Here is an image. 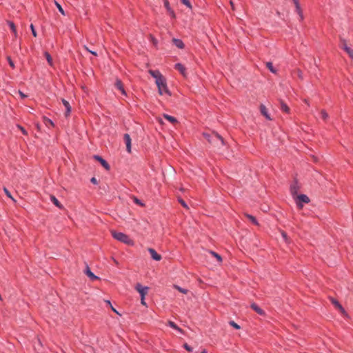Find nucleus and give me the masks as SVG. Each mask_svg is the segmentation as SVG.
<instances>
[{"label": "nucleus", "mask_w": 353, "mask_h": 353, "mask_svg": "<svg viewBox=\"0 0 353 353\" xmlns=\"http://www.w3.org/2000/svg\"><path fill=\"white\" fill-rule=\"evenodd\" d=\"M61 101L66 109L65 116L68 117L71 112V107L68 101L62 99Z\"/></svg>", "instance_id": "nucleus-17"}, {"label": "nucleus", "mask_w": 353, "mask_h": 353, "mask_svg": "<svg viewBox=\"0 0 353 353\" xmlns=\"http://www.w3.org/2000/svg\"><path fill=\"white\" fill-rule=\"evenodd\" d=\"M8 24L14 34V37H17V29H16V26L14 24V23L11 22V21H9L8 22Z\"/></svg>", "instance_id": "nucleus-25"}, {"label": "nucleus", "mask_w": 353, "mask_h": 353, "mask_svg": "<svg viewBox=\"0 0 353 353\" xmlns=\"http://www.w3.org/2000/svg\"><path fill=\"white\" fill-rule=\"evenodd\" d=\"M155 83L158 87L159 94H161V95H162L163 94H168V95L170 94V92L168 89L165 79L164 77H162L161 79H160L157 81H155Z\"/></svg>", "instance_id": "nucleus-3"}, {"label": "nucleus", "mask_w": 353, "mask_h": 353, "mask_svg": "<svg viewBox=\"0 0 353 353\" xmlns=\"http://www.w3.org/2000/svg\"><path fill=\"white\" fill-rule=\"evenodd\" d=\"M230 4H231V6H232V9L234 10V4H233V2L232 1H230Z\"/></svg>", "instance_id": "nucleus-51"}, {"label": "nucleus", "mask_w": 353, "mask_h": 353, "mask_svg": "<svg viewBox=\"0 0 353 353\" xmlns=\"http://www.w3.org/2000/svg\"><path fill=\"white\" fill-rule=\"evenodd\" d=\"M297 75L300 79H303V72L300 70H297L296 71Z\"/></svg>", "instance_id": "nucleus-42"}, {"label": "nucleus", "mask_w": 353, "mask_h": 353, "mask_svg": "<svg viewBox=\"0 0 353 353\" xmlns=\"http://www.w3.org/2000/svg\"><path fill=\"white\" fill-rule=\"evenodd\" d=\"M229 324L236 330H239L241 328V327L233 321H230Z\"/></svg>", "instance_id": "nucleus-34"}, {"label": "nucleus", "mask_w": 353, "mask_h": 353, "mask_svg": "<svg viewBox=\"0 0 353 353\" xmlns=\"http://www.w3.org/2000/svg\"><path fill=\"white\" fill-rule=\"evenodd\" d=\"M266 66L272 73L276 72V70L274 68L272 63L271 62H267Z\"/></svg>", "instance_id": "nucleus-27"}, {"label": "nucleus", "mask_w": 353, "mask_h": 353, "mask_svg": "<svg viewBox=\"0 0 353 353\" xmlns=\"http://www.w3.org/2000/svg\"><path fill=\"white\" fill-rule=\"evenodd\" d=\"M321 114L322 119L323 120H327L328 119V117H329L328 114L324 110H322L321 111Z\"/></svg>", "instance_id": "nucleus-33"}, {"label": "nucleus", "mask_w": 353, "mask_h": 353, "mask_svg": "<svg viewBox=\"0 0 353 353\" xmlns=\"http://www.w3.org/2000/svg\"><path fill=\"white\" fill-rule=\"evenodd\" d=\"M175 69L179 70L184 77L186 76L185 68L181 63H176L175 65Z\"/></svg>", "instance_id": "nucleus-19"}, {"label": "nucleus", "mask_w": 353, "mask_h": 353, "mask_svg": "<svg viewBox=\"0 0 353 353\" xmlns=\"http://www.w3.org/2000/svg\"><path fill=\"white\" fill-rule=\"evenodd\" d=\"M148 252L154 260L159 261L161 259V256L153 248H148Z\"/></svg>", "instance_id": "nucleus-8"}, {"label": "nucleus", "mask_w": 353, "mask_h": 353, "mask_svg": "<svg viewBox=\"0 0 353 353\" xmlns=\"http://www.w3.org/2000/svg\"><path fill=\"white\" fill-rule=\"evenodd\" d=\"M85 49H86L88 51H89L90 53H92V54H94V55H95V56H97V52H96L91 51V50H88V48H85Z\"/></svg>", "instance_id": "nucleus-48"}, {"label": "nucleus", "mask_w": 353, "mask_h": 353, "mask_svg": "<svg viewBox=\"0 0 353 353\" xmlns=\"http://www.w3.org/2000/svg\"><path fill=\"white\" fill-rule=\"evenodd\" d=\"M181 3L187 6L188 8L192 9V4L190 0H181Z\"/></svg>", "instance_id": "nucleus-32"}, {"label": "nucleus", "mask_w": 353, "mask_h": 353, "mask_svg": "<svg viewBox=\"0 0 353 353\" xmlns=\"http://www.w3.org/2000/svg\"><path fill=\"white\" fill-rule=\"evenodd\" d=\"M260 111H261V113L268 120H272V118L270 117V114H268V110L266 108V107L261 104L260 105Z\"/></svg>", "instance_id": "nucleus-14"}, {"label": "nucleus", "mask_w": 353, "mask_h": 353, "mask_svg": "<svg viewBox=\"0 0 353 353\" xmlns=\"http://www.w3.org/2000/svg\"><path fill=\"white\" fill-rule=\"evenodd\" d=\"M115 87L121 91L122 94L126 95L125 90L123 88V83L121 80L117 79L114 83Z\"/></svg>", "instance_id": "nucleus-11"}, {"label": "nucleus", "mask_w": 353, "mask_h": 353, "mask_svg": "<svg viewBox=\"0 0 353 353\" xmlns=\"http://www.w3.org/2000/svg\"><path fill=\"white\" fill-rule=\"evenodd\" d=\"M136 290L140 294L148 293L149 288L148 287H143L140 283H137L135 286Z\"/></svg>", "instance_id": "nucleus-9"}, {"label": "nucleus", "mask_w": 353, "mask_h": 353, "mask_svg": "<svg viewBox=\"0 0 353 353\" xmlns=\"http://www.w3.org/2000/svg\"><path fill=\"white\" fill-rule=\"evenodd\" d=\"M110 307H111V309H112V311H114V312L115 313H117V314H119V312H118L114 309V307H113V306H112V305H111V306H110Z\"/></svg>", "instance_id": "nucleus-49"}, {"label": "nucleus", "mask_w": 353, "mask_h": 353, "mask_svg": "<svg viewBox=\"0 0 353 353\" xmlns=\"http://www.w3.org/2000/svg\"><path fill=\"white\" fill-rule=\"evenodd\" d=\"M54 3H55L57 8H58L59 11L61 13V14L65 15V13L63 10V8L61 7V6L56 1H54Z\"/></svg>", "instance_id": "nucleus-30"}, {"label": "nucleus", "mask_w": 353, "mask_h": 353, "mask_svg": "<svg viewBox=\"0 0 353 353\" xmlns=\"http://www.w3.org/2000/svg\"><path fill=\"white\" fill-rule=\"evenodd\" d=\"M44 121H45V124L48 126V125H51V126H53L54 125V123L53 122L49 119H47V118H45L44 119Z\"/></svg>", "instance_id": "nucleus-36"}, {"label": "nucleus", "mask_w": 353, "mask_h": 353, "mask_svg": "<svg viewBox=\"0 0 353 353\" xmlns=\"http://www.w3.org/2000/svg\"><path fill=\"white\" fill-rule=\"evenodd\" d=\"M281 103V109L283 112H285L286 113L290 112V108L287 105L286 103H285L282 100L280 101Z\"/></svg>", "instance_id": "nucleus-22"}, {"label": "nucleus", "mask_w": 353, "mask_h": 353, "mask_svg": "<svg viewBox=\"0 0 353 353\" xmlns=\"http://www.w3.org/2000/svg\"><path fill=\"white\" fill-rule=\"evenodd\" d=\"M85 273L92 281H94V280H97V279H99L97 276H95L91 272V270H90V268H89V267L88 265L86 266V269L85 270Z\"/></svg>", "instance_id": "nucleus-16"}, {"label": "nucleus", "mask_w": 353, "mask_h": 353, "mask_svg": "<svg viewBox=\"0 0 353 353\" xmlns=\"http://www.w3.org/2000/svg\"><path fill=\"white\" fill-rule=\"evenodd\" d=\"M251 307L253 309L257 314L260 315H264V311L261 309L256 303H253L251 304Z\"/></svg>", "instance_id": "nucleus-18"}, {"label": "nucleus", "mask_w": 353, "mask_h": 353, "mask_svg": "<svg viewBox=\"0 0 353 353\" xmlns=\"http://www.w3.org/2000/svg\"><path fill=\"white\" fill-rule=\"evenodd\" d=\"M90 181H91L92 183H94V184H97V183H98V181H97V179H96V178H94V177H92V178L91 179Z\"/></svg>", "instance_id": "nucleus-45"}, {"label": "nucleus", "mask_w": 353, "mask_h": 353, "mask_svg": "<svg viewBox=\"0 0 353 353\" xmlns=\"http://www.w3.org/2000/svg\"><path fill=\"white\" fill-rule=\"evenodd\" d=\"M44 54H45V57H46V59H47L48 63L50 65H53L52 58V57L50 56V54L48 52H46Z\"/></svg>", "instance_id": "nucleus-26"}, {"label": "nucleus", "mask_w": 353, "mask_h": 353, "mask_svg": "<svg viewBox=\"0 0 353 353\" xmlns=\"http://www.w3.org/2000/svg\"><path fill=\"white\" fill-rule=\"evenodd\" d=\"M309 202L310 199L305 194H300L297 196L296 205L300 209L303 208V204L301 203H307Z\"/></svg>", "instance_id": "nucleus-4"}, {"label": "nucleus", "mask_w": 353, "mask_h": 353, "mask_svg": "<svg viewBox=\"0 0 353 353\" xmlns=\"http://www.w3.org/2000/svg\"><path fill=\"white\" fill-rule=\"evenodd\" d=\"M205 138L212 144L219 145V142L221 145L224 144L223 138L217 133H213L212 134H203Z\"/></svg>", "instance_id": "nucleus-1"}, {"label": "nucleus", "mask_w": 353, "mask_h": 353, "mask_svg": "<svg viewBox=\"0 0 353 353\" xmlns=\"http://www.w3.org/2000/svg\"><path fill=\"white\" fill-rule=\"evenodd\" d=\"M163 117L167 121H168L169 122H170L172 123H175L177 122L176 119L174 117L170 116L168 114H163Z\"/></svg>", "instance_id": "nucleus-23"}, {"label": "nucleus", "mask_w": 353, "mask_h": 353, "mask_svg": "<svg viewBox=\"0 0 353 353\" xmlns=\"http://www.w3.org/2000/svg\"><path fill=\"white\" fill-rule=\"evenodd\" d=\"M341 48L347 53L350 57L353 59V50L351 49L345 40L341 41Z\"/></svg>", "instance_id": "nucleus-5"}, {"label": "nucleus", "mask_w": 353, "mask_h": 353, "mask_svg": "<svg viewBox=\"0 0 353 353\" xmlns=\"http://www.w3.org/2000/svg\"><path fill=\"white\" fill-rule=\"evenodd\" d=\"M168 324L170 327H172L173 329L180 332H182V330L180 327H179L173 321H169Z\"/></svg>", "instance_id": "nucleus-24"}, {"label": "nucleus", "mask_w": 353, "mask_h": 353, "mask_svg": "<svg viewBox=\"0 0 353 353\" xmlns=\"http://www.w3.org/2000/svg\"><path fill=\"white\" fill-rule=\"evenodd\" d=\"M94 158L97 160L98 161L100 162V163L101 164V165L107 170H110V165L109 164L106 162V161H105L103 158H101V157L99 156H94Z\"/></svg>", "instance_id": "nucleus-7"}, {"label": "nucleus", "mask_w": 353, "mask_h": 353, "mask_svg": "<svg viewBox=\"0 0 353 353\" xmlns=\"http://www.w3.org/2000/svg\"><path fill=\"white\" fill-rule=\"evenodd\" d=\"M50 200L59 209H62L63 208V205L61 204V203L58 201V199L54 196L51 195Z\"/></svg>", "instance_id": "nucleus-20"}, {"label": "nucleus", "mask_w": 353, "mask_h": 353, "mask_svg": "<svg viewBox=\"0 0 353 353\" xmlns=\"http://www.w3.org/2000/svg\"><path fill=\"white\" fill-rule=\"evenodd\" d=\"M179 201L183 205V208H187V209L188 208L187 204L183 199H179Z\"/></svg>", "instance_id": "nucleus-39"}, {"label": "nucleus", "mask_w": 353, "mask_h": 353, "mask_svg": "<svg viewBox=\"0 0 353 353\" xmlns=\"http://www.w3.org/2000/svg\"><path fill=\"white\" fill-rule=\"evenodd\" d=\"M30 29H31V31H32V35L36 37L37 36V33L34 29V27L33 26V24H31L30 25Z\"/></svg>", "instance_id": "nucleus-38"}, {"label": "nucleus", "mask_w": 353, "mask_h": 353, "mask_svg": "<svg viewBox=\"0 0 353 353\" xmlns=\"http://www.w3.org/2000/svg\"><path fill=\"white\" fill-rule=\"evenodd\" d=\"M132 199H133V201H134V203H137V205H141V206H144L143 203H142V202H141L139 199H138L137 197L133 196V197H132Z\"/></svg>", "instance_id": "nucleus-35"}, {"label": "nucleus", "mask_w": 353, "mask_h": 353, "mask_svg": "<svg viewBox=\"0 0 353 353\" xmlns=\"http://www.w3.org/2000/svg\"><path fill=\"white\" fill-rule=\"evenodd\" d=\"M314 64L317 66V63H316L315 59H314Z\"/></svg>", "instance_id": "nucleus-52"}, {"label": "nucleus", "mask_w": 353, "mask_h": 353, "mask_svg": "<svg viewBox=\"0 0 353 353\" xmlns=\"http://www.w3.org/2000/svg\"><path fill=\"white\" fill-rule=\"evenodd\" d=\"M330 301L342 313L345 314V311L342 307V305L334 299L331 298Z\"/></svg>", "instance_id": "nucleus-12"}, {"label": "nucleus", "mask_w": 353, "mask_h": 353, "mask_svg": "<svg viewBox=\"0 0 353 353\" xmlns=\"http://www.w3.org/2000/svg\"><path fill=\"white\" fill-rule=\"evenodd\" d=\"M183 346L189 352H191L192 350V347L189 346L187 343H185Z\"/></svg>", "instance_id": "nucleus-43"}, {"label": "nucleus", "mask_w": 353, "mask_h": 353, "mask_svg": "<svg viewBox=\"0 0 353 353\" xmlns=\"http://www.w3.org/2000/svg\"><path fill=\"white\" fill-rule=\"evenodd\" d=\"M149 73L151 74L152 77H153L155 79V81H157L163 77L159 70H149Z\"/></svg>", "instance_id": "nucleus-15"}, {"label": "nucleus", "mask_w": 353, "mask_h": 353, "mask_svg": "<svg viewBox=\"0 0 353 353\" xmlns=\"http://www.w3.org/2000/svg\"><path fill=\"white\" fill-rule=\"evenodd\" d=\"M19 94H20V96H21V97L22 99H23V98L26 97V94H23L22 92H21V91H19Z\"/></svg>", "instance_id": "nucleus-47"}, {"label": "nucleus", "mask_w": 353, "mask_h": 353, "mask_svg": "<svg viewBox=\"0 0 353 353\" xmlns=\"http://www.w3.org/2000/svg\"><path fill=\"white\" fill-rule=\"evenodd\" d=\"M3 190H4L5 193L6 194V195H7L8 197H10V198H11L12 200H14V199H13V198H12V196H11V194L10 193V192L8 190V189H7V188H4Z\"/></svg>", "instance_id": "nucleus-40"}, {"label": "nucleus", "mask_w": 353, "mask_h": 353, "mask_svg": "<svg viewBox=\"0 0 353 353\" xmlns=\"http://www.w3.org/2000/svg\"><path fill=\"white\" fill-rule=\"evenodd\" d=\"M8 61L9 62V65L12 67V68H14V63L13 61H12V59H10V57H8Z\"/></svg>", "instance_id": "nucleus-41"}, {"label": "nucleus", "mask_w": 353, "mask_h": 353, "mask_svg": "<svg viewBox=\"0 0 353 353\" xmlns=\"http://www.w3.org/2000/svg\"><path fill=\"white\" fill-rule=\"evenodd\" d=\"M293 2H294V3L295 5V7H296V11L297 14L300 17V20H303V12H302V10L301 9V7H300V5H299V3L298 0H293Z\"/></svg>", "instance_id": "nucleus-13"}, {"label": "nucleus", "mask_w": 353, "mask_h": 353, "mask_svg": "<svg viewBox=\"0 0 353 353\" xmlns=\"http://www.w3.org/2000/svg\"><path fill=\"white\" fill-rule=\"evenodd\" d=\"M246 216L248 218V219L252 223H253L255 225H258V222L254 216H253L252 215H250V214H246Z\"/></svg>", "instance_id": "nucleus-28"}, {"label": "nucleus", "mask_w": 353, "mask_h": 353, "mask_svg": "<svg viewBox=\"0 0 353 353\" xmlns=\"http://www.w3.org/2000/svg\"><path fill=\"white\" fill-rule=\"evenodd\" d=\"M281 235L283 237V239H285V241H288L287 234L284 231H282Z\"/></svg>", "instance_id": "nucleus-44"}, {"label": "nucleus", "mask_w": 353, "mask_h": 353, "mask_svg": "<svg viewBox=\"0 0 353 353\" xmlns=\"http://www.w3.org/2000/svg\"><path fill=\"white\" fill-rule=\"evenodd\" d=\"M111 234L112 236L117 240L123 242L127 245H132V241L129 238V236L124 233L122 232H117L115 231H112Z\"/></svg>", "instance_id": "nucleus-2"}, {"label": "nucleus", "mask_w": 353, "mask_h": 353, "mask_svg": "<svg viewBox=\"0 0 353 353\" xmlns=\"http://www.w3.org/2000/svg\"><path fill=\"white\" fill-rule=\"evenodd\" d=\"M174 288L181 293H183V294L188 293V290L183 289V288L179 287V285H174Z\"/></svg>", "instance_id": "nucleus-31"}, {"label": "nucleus", "mask_w": 353, "mask_h": 353, "mask_svg": "<svg viewBox=\"0 0 353 353\" xmlns=\"http://www.w3.org/2000/svg\"><path fill=\"white\" fill-rule=\"evenodd\" d=\"M201 353H207L205 350H203Z\"/></svg>", "instance_id": "nucleus-54"}, {"label": "nucleus", "mask_w": 353, "mask_h": 353, "mask_svg": "<svg viewBox=\"0 0 353 353\" xmlns=\"http://www.w3.org/2000/svg\"><path fill=\"white\" fill-rule=\"evenodd\" d=\"M305 103H307V105L309 104L307 101L306 99L304 100Z\"/></svg>", "instance_id": "nucleus-53"}, {"label": "nucleus", "mask_w": 353, "mask_h": 353, "mask_svg": "<svg viewBox=\"0 0 353 353\" xmlns=\"http://www.w3.org/2000/svg\"><path fill=\"white\" fill-rule=\"evenodd\" d=\"M172 42L179 48L182 49L184 47V44H183V41L180 39H173Z\"/></svg>", "instance_id": "nucleus-21"}, {"label": "nucleus", "mask_w": 353, "mask_h": 353, "mask_svg": "<svg viewBox=\"0 0 353 353\" xmlns=\"http://www.w3.org/2000/svg\"><path fill=\"white\" fill-rule=\"evenodd\" d=\"M105 303H106L108 305H110V307L112 305H111V303H110V301H105Z\"/></svg>", "instance_id": "nucleus-50"}, {"label": "nucleus", "mask_w": 353, "mask_h": 353, "mask_svg": "<svg viewBox=\"0 0 353 353\" xmlns=\"http://www.w3.org/2000/svg\"><path fill=\"white\" fill-rule=\"evenodd\" d=\"M123 139L126 145L127 151L130 153L131 152V138L128 134H125L123 136Z\"/></svg>", "instance_id": "nucleus-6"}, {"label": "nucleus", "mask_w": 353, "mask_h": 353, "mask_svg": "<svg viewBox=\"0 0 353 353\" xmlns=\"http://www.w3.org/2000/svg\"><path fill=\"white\" fill-rule=\"evenodd\" d=\"M163 1L164 6H165V8H166V10H167L168 12L170 14V15L172 18H174V17H175L174 12V11H173V10L170 8L168 0H163Z\"/></svg>", "instance_id": "nucleus-10"}, {"label": "nucleus", "mask_w": 353, "mask_h": 353, "mask_svg": "<svg viewBox=\"0 0 353 353\" xmlns=\"http://www.w3.org/2000/svg\"><path fill=\"white\" fill-rule=\"evenodd\" d=\"M210 254H211L213 256H214V257L216 259V260H217L219 263H221V261H222V258H221V256L219 254H218L217 253H216V252H213V251H211V252H210Z\"/></svg>", "instance_id": "nucleus-29"}, {"label": "nucleus", "mask_w": 353, "mask_h": 353, "mask_svg": "<svg viewBox=\"0 0 353 353\" xmlns=\"http://www.w3.org/2000/svg\"><path fill=\"white\" fill-rule=\"evenodd\" d=\"M148 293H144L143 294H140L141 295V303L142 305H146V303L145 302V296Z\"/></svg>", "instance_id": "nucleus-37"}, {"label": "nucleus", "mask_w": 353, "mask_h": 353, "mask_svg": "<svg viewBox=\"0 0 353 353\" xmlns=\"http://www.w3.org/2000/svg\"><path fill=\"white\" fill-rule=\"evenodd\" d=\"M18 127L21 130V132H23V134H27V132L26 131V130L23 128H22V127H21L19 125Z\"/></svg>", "instance_id": "nucleus-46"}]
</instances>
